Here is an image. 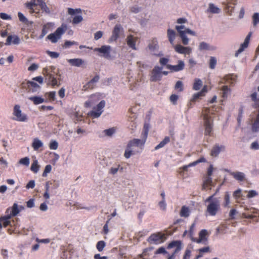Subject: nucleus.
<instances>
[{
    "instance_id": "nucleus-1",
    "label": "nucleus",
    "mask_w": 259,
    "mask_h": 259,
    "mask_svg": "<svg viewBox=\"0 0 259 259\" xmlns=\"http://www.w3.org/2000/svg\"><path fill=\"white\" fill-rule=\"evenodd\" d=\"M176 23L178 25L175 26V29L178 31L180 37L182 39V44L184 45H187L189 42V39L186 34H189L192 36H196V33L192 30L186 28L184 24L187 23V19L185 18H180L177 20Z\"/></svg>"
},
{
    "instance_id": "nucleus-2",
    "label": "nucleus",
    "mask_w": 259,
    "mask_h": 259,
    "mask_svg": "<svg viewBox=\"0 0 259 259\" xmlns=\"http://www.w3.org/2000/svg\"><path fill=\"white\" fill-rule=\"evenodd\" d=\"M216 193L209 196L204 201L206 204L208 203L206 209V215L215 216L221 209L220 201L219 198L214 197Z\"/></svg>"
},
{
    "instance_id": "nucleus-3",
    "label": "nucleus",
    "mask_w": 259,
    "mask_h": 259,
    "mask_svg": "<svg viewBox=\"0 0 259 259\" xmlns=\"http://www.w3.org/2000/svg\"><path fill=\"white\" fill-rule=\"evenodd\" d=\"M25 6L29 10V12L31 14L39 13V10L37 8L38 6H39L41 10L46 13H50L49 8L44 1L37 4L35 0H30L29 2L26 3Z\"/></svg>"
},
{
    "instance_id": "nucleus-4",
    "label": "nucleus",
    "mask_w": 259,
    "mask_h": 259,
    "mask_svg": "<svg viewBox=\"0 0 259 259\" xmlns=\"http://www.w3.org/2000/svg\"><path fill=\"white\" fill-rule=\"evenodd\" d=\"M67 30V26L65 25H62L58 27L54 33L49 34L47 38L52 43H56L61 39L62 35Z\"/></svg>"
},
{
    "instance_id": "nucleus-5",
    "label": "nucleus",
    "mask_w": 259,
    "mask_h": 259,
    "mask_svg": "<svg viewBox=\"0 0 259 259\" xmlns=\"http://www.w3.org/2000/svg\"><path fill=\"white\" fill-rule=\"evenodd\" d=\"M167 238V235L161 232L153 233L147 239L150 244H158L163 243Z\"/></svg>"
},
{
    "instance_id": "nucleus-6",
    "label": "nucleus",
    "mask_w": 259,
    "mask_h": 259,
    "mask_svg": "<svg viewBox=\"0 0 259 259\" xmlns=\"http://www.w3.org/2000/svg\"><path fill=\"white\" fill-rule=\"evenodd\" d=\"M204 120V125L205 126L204 134L205 135L210 136L212 131L213 119L209 114H203Z\"/></svg>"
},
{
    "instance_id": "nucleus-7",
    "label": "nucleus",
    "mask_w": 259,
    "mask_h": 259,
    "mask_svg": "<svg viewBox=\"0 0 259 259\" xmlns=\"http://www.w3.org/2000/svg\"><path fill=\"white\" fill-rule=\"evenodd\" d=\"M94 52L99 53V56L109 59L111 58V47L109 45H103L101 48L94 49Z\"/></svg>"
},
{
    "instance_id": "nucleus-8",
    "label": "nucleus",
    "mask_w": 259,
    "mask_h": 259,
    "mask_svg": "<svg viewBox=\"0 0 259 259\" xmlns=\"http://www.w3.org/2000/svg\"><path fill=\"white\" fill-rule=\"evenodd\" d=\"M32 81H28L27 84L29 90L32 92H36L38 91L40 87L39 84L36 83L34 81H37L39 83L42 84L43 82V78L41 76H37L34 77Z\"/></svg>"
},
{
    "instance_id": "nucleus-9",
    "label": "nucleus",
    "mask_w": 259,
    "mask_h": 259,
    "mask_svg": "<svg viewBox=\"0 0 259 259\" xmlns=\"http://www.w3.org/2000/svg\"><path fill=\"white\" fill-rule=\"evenodd\" d=\"M159 49V45L158 41L156 39H153L148 45L146 49L147 52L150 53L153 55L155 56H162V54L158 53V50Z\"/></svg>"
},
{
    "instance_id": "nucleus-10",
    "label": "nucleus",
    "mask_w": 259,
    "mask_h": 259,
    "mask_svg": "<svg viewBox=\"0 0 259 259\" xmlns=\"http://www.w3.org/2000/svg\"><path fill=\"white\" fill-rule=\"evenodd\" d=\"M163 67L155 66L151 74L150 80L152 81H159L162 77V70Z\"/></svg>"
},
{
    "instance_id": "nucleus-11",
    "label": "nucleus",
    "mask_w": 259,
    "mask_h": 259,
    "mask_svg": "<svg viewBox=\"0 0 259 259\" xmlns=\"http://www.w3.org/2000/svg\"><path fill=\"white\" fill-rule=\"evenodd\" d=\"M126 41L129 48L132 49L134 50H138L136 45L139 41L138 37L134 36L132 34H130L127 35L126 38Z\"/></svg>"
},
{
    "instance_id": "nucleus-12",
    "label": "nucleus",
    "mask_w": 259,
    "mask_h": 259,
    "mask_svg": "<svg viewBox=\"0 0 259 259\" xmlns=\"http://www.w3.org/2000/svg\"><path fill=\"white\" fill-rule=\"evenodd\" d=\"M20 210L18 208V205L17 203L13 204L12 207H8L6 211L5 217H10V220L11 219L15 216H16L19 212Z\"/></svg>"
},
{
    "instance_id": "nucleus-13",
    "label": "nucleus",
    "mask_w": 259,
    "mask_h": 259,
    "mask_svg": "<svg viewBox=\"0 0 259 259\" xmlns=\"http://www.w3.org/2000/svg\"><path fill=\"white\" fill-rule=\"evenodd\" d=\"M175 51L181 54L189 55L192 53V48L189 47H184L181 45H173Z\"/></svg>"
},
{
    "instance_id": "nucleus-14",
    "label": "nucleus",
    "mask_w": 259,
    "mask_h": 259,
    "mask_svg": "<svg viewBox=\"0 0 259 259\" xmlns=\"http://www.w3.org/2000/svg\"><path fill=\"white\" fill-rule=\"evenodd\" d=\"M147 138H143L142 137V139H134L132 140L129 141L127 144V148H131L133 146H137V147H143L146 141Z\"/></svg>"
},
{
    "instance_id": "nucleus-15",
    "label": "nucleus",
    "mask_w": 259,
    "mask_h": 259,
    "mask_svg": "<svg viewBox=\"0 0 259 259\" xmlns=\"http://www.w3.org/2000/svg\"><path fill=\"white\" fill-rule=\"evenodd\" d=\"M251 35V33L250 32L246 37L243 43H242L241 45L240 48L236 52V53L235 54V56L236 57H237L239 56V55L240 53H241L244 50V49H246L248 47L249 42V40L250 39Z\"/></svg>"
},
{
    "instance_id": "nucleus-16",
    "label": "nucleus",
    "mask_w": 259,
    "mask_h": 259,
    "mask_svg": "<svg viewBox=\"0 0 259 259\" xmlns=\"http://www.w3.org/2000/svg\"><path fill=\"white\" fill-rule=\"evenodd\" d=\"M20 43V39L19 36L15 34L8 35L6 45L9 46L11 45H19Z\"/></svg>"
},
{
    "instance_id": "nucleus-17",
    "label": "nucleus",
    "mask_w": 259,
    "mask_h": 259,
    "mask_svg": "<svg viewBox=\"0 0 259 259\" xmlns=\"http://www.w3.org/2000/svg\"><path fill=\"white\" fill-rule=\"evenodd\" d=\"M54 28V23L52 22H49L43 26L41 34L39 38H42L50 31L52 30Z\"/></svg>"
},
{
    "instance_id": "nucleus-18",
    "label": "nucleus",
    "mask_w": 259,
    "mask_h": 259,
    "mask_svg": "<svg viewBox=\"0 0 259 259\" xmlns=\"http://www.w3.org/2000/svg\"><path fill=\"white\" fill-rule=\"evenodd\" d=\"M185 66L184 62L182 60L178 61V64L176 65H167L166 68L171 71L177 72L182 70Z\"/></svg>"
},
{
    "instance_id": "nucleus-19",
    "label": "nucleus",
    "mask_w": 259,
    "mask_h": 259,
    "mask_svg": "<svg viewBox=\"0 0 259 259\" xmlns=\"http://www.w3.org/2000/svg\"><path fill=\"white\" fill-rule=\"evenodd\" d=\"M207 235V230L203 229L200 231L199 233V238H192V241L193 242H197V243H200L202 242L203 241L207 240L206 236Z\"/></svg>"
},
{
    "instance_id": "nucleus-20",
    "label": "nucleus",
    "mask_w": 259,
    "mask_h": 259,
    "mask_svg": "<svg viewBox=\"0 0 259 259\" xmlns=\"http://www.w3.org/2000/svg\"><path fill=\"white\" fill-rule=\"evenodd\" d=\"M58 70L53 66H48L44 68L42 70V73L46 76L54 75L58 73Z\"/></svg>"
},
{
    "instance_id": "nucleus-21",
    "label": "nucleus",
    "mask_w": 259,
    "mask_h": 259,
    "mask_svg": "<svg viewBox=\"0 0 259 259\" xmlns=\"http://www.w3.org/2000/svg\"><path fill=\"white\" fill-rule=\"evenodd\" d=\"M12 226L11 221L10 220V217L5 215L0 217V231L3 227L6 228L8 226Z\"/></svg>"
},
{
    "instance_id": "nucleus-22",
    "label": "nucleus",
    "mask_w": 259,
    "mask_h": 259,
    "mask_svg": "<svg viewBox=\"0 0 259 259\" xmlns=\"http://www.w3.org/2000/svg\"><path fill=\"white\" fill-rule=\"evenodd\" d=\"M122 29L120 25H116L112 32V35L110 38V41H115L119 36V33Z\"/></svg>"
},
{
    "instance_id": "nucleus-23",
    "label": "nucleus",
    "mask_w": 259,
    "mask_h": 259,
    "mask_svg": "<svg viewBox=\"0 0 259 259\" xmlns=\"http://www.w3.org/2000/svg\"><path fill=\"white\" fill-rule=\"evenodd\" d=\"M251 129L253 132L259 131V114L251 119Z\"/></svg>"
},
{
    "instance_id": "nucleus-24",
    "label": "nucleus",
    "mask_w": 259,
    "mask_h": 259,
    "mask_svg": "<svg viewBox=\"0 0 259 259\" xmlns=\"http://www.w3.org/2000/svg\"><path fill=\"white\" fill-rule=\"evenodd\" d=\"M225 149V147L224 145L220 146L218 144L215 145L211 150V155L213 157H217L218 156L220 152L223 150L224 151Z\"/></svg>"
},
{
    "instance_id": "nucleus-25",
    "label": "nucleus",
    "mask_w": 259,
    "mask_h": 259,
    "mask_svg": "<svg viewBox=\"0 0 259 259\" xmlns=\"http://www.w3.org/2000/svg\"><path fill=\"white\" fill-rule=\"evenodd\" d=\"M99 79V76H95L89 82L83 85L82 90L84 91H87L88 89H93L95 86V84L98 81Z\"/></svg>"
},
{
    "instance_id": "nucleus-26",
    "label": "nucleus",
    "mask_w": 259,
    "mask_h": 259,
    "mask_svg": "<svg viewBox=\"0 0 259 259\" xmlns=\"http://www.w3.org/2000/svg\"><path fill=\"white\" fill-rule=\"evenodd\" d=\"M167 36L170 44L172 46L174 45V41L177 36V33L176 31L172 29H168L167 30Z\"/></svg>"
},
{
    "instance_id": "nucleus-27",
    "label": "nucleus",
    "mask_w": 259,
    "mask_h": 259,
    "mask_svg": "<svg viewBox=\"0 0 259 259\" xmlns=\"http://www.w3.org/2000/svg\"><path fill=\"white\" fill-rule=\"evenodd\" d=\"M67 61L71 65L75 67H80L84 63V61L80 58L70 59Z\"/></svg>"
},
{
    "instance_id": "nucleus-28",
    "label": "nucleus",
    "mask_w": 259,
    "mask_h": 259,
    "mask_svg": "<svg viewBox=\"0 0 259 259\" xmlns=\"http://www.w3.org/2000/svg\"><path fill=\"white\" fill-rule=\"evenodd\" d=\"M181 242L180 241H173L170 242L167 248L170 249L174 247H176L174 252L175 253H177L180 251L181 249Z\"/></svg>"
},
{
    "instance_id": "nucleus-29",
    "label": "nucleus",
    "mask_w": 259,
    "mask_h": 259,
    "mask_svg": "<svg viewBox=\"0 0 259 259\" xmlns=\"http://www.w3.org/2000/svg\"><path fill=\"white\" fill-rule=\"evenodd\" d=\"M105 101L104 100L101 101L97 106L94 108V110L91 113H102L103 112V109L105 106Z\"/></svg>"
},
{
    "instance_id": "nucleus-30",
    "label": "nucleus",
    "mask_w": 259,
    "mask_h": 259,
    "mask_svg": "<svg viewBox=\"0 0 259 259\" xmlns=\"http://www.w3.org/2000/svg\"><path fill=\"white\" fill-rule=\"evenodd\" d=\"M237 78V75L234 74H231L226 75L224 77V80L225 83L232 84L236 81Z\"/></svg>"
},
{
    "instance_id": "nucleus-31",
    "label": "nucleus",
    "mask_w": 259,
    "mask_h": 259,
    "mask_svg": "<svg viewBox=\"0 0 259 259\" xmlns=\"http://www.w3.org/2000/svg\"><path fill=\"white\" fill-rule=\"evenodd\" d=\"M199 49L200 51L204 50H215V47L212 46H210L208 44L202 41L199 43L198 46Z\"/></svg>"
},
{
    "instance_id": "nucleus-32",
    "label": "nucleus",
    "mask_w": 259,
    "mask_h": 259,
    "mask_svg": "<svg viewBox=\"0 0 259 259\" xmlns=\"http://www.w3.org/2000/svg\"><path fill=\"white\" fill-rule=\"evenodd\" d=\"M98 96L96 95H92L89 99L84 103L85 107H91L94 103L98 100Z\"/></svg>"
},
{
    "instance_id": "nucleus-33",
    "label": "nucleus",
    "mask_w": 259,
    "mask_h": 259,
    "mask_svg": "<svg viewBox=\"0 0 259 259\" xmlns=\"http://www.w3.org/2000/svg\"><path fill=\"white\" fill-rule=\"evenodd\" d=\"M230 175L236 180L243 181L245 178L244 173L242 172H231Z\"/></svg>"
},
{
    "instance_id": "nucleus-34",
    "label": "nucleus",
    "mask_w": 259,
    "mask_h": 259,
    "mask_svg": "<svg viewBox=\"0 0 259 259\" xmlns=\"http://www.w3.org/2000/svg\"><path fill=\"white\" fill-rule=\"evenodd\" d=\"M190 210L188 206H183L180 212L181 217L188 218L190 215Z\"/></svg>"
},
{
    "instance_id": "nucleus-35",
    "label": "nucleus",
    "mask_w": 259,
    "mask_h": 259,
    "mask_svg": "<svg viewBox=\"0 0 259 259\" xmlns=\"http://www.w3.org/2000/svg\"><path fill=\"white\" fill-rule=\"evenodd\" d=\"M199 253L196 256L195 259H199L203 255L204 253H207L210 251L209 246H206L198 250Z\"/></svg>"
},
{
    "instance_id": "nucleus-36",
    "label": "nucleus",
    "mask_w": 259,
    "mask_h": 259,
    "mask_svg": "<svg viewBox=\"0 0 259 259\" xmlns=\"http://www.w3.org/2000/svg\"><path fill=\"white\" fill-rule=\"evenodd\" d=\"M28 99L35 105H38L45 102V99L39 96L30 97Z\"/></svg>"
},
{
    "instance_id": "nucleus-37",
    "label": "nucleus",
    "mask_w": 259,
    "mask_h": 259,
    "mask_svg": "<svg viewBox=\"0 0 259 259\" xmlns=\"http://www.w3.org/2000/svg\"><path fill=\"white\" fill-rule=\"evenodd\" d=\"M43 144L42 142L37 138H34L32 143V147L34 150H38L40 148L42 147Z\"/></svg>"
},
{
    "instance_id": "nucleus-38",
    "label": "nucleus",
    "mask_w": 259,
    "mask_h": 259,
    "mask_svg": "<svg viewBox=\"0 0 259 259\" xmlns=\"http://www.w3.org/2000/svg\"><path fill=\"white\" fill-rule=\"evenodd\" d=\"M202 86V81L199 78H196L193 85V89L195 91H198L201 89Z\"/></svg>"
},
{
    "instance_id": "nucleus-39",
    "label": "nucleus",
    "mask_w": 259,
    "mask_h": 259,
    "mask_svg": "<svg viewBox=\"0 0 259 259\" xmlns=\"http://www.w3.org/2000/svg\"><path fill=\"white\" fill-rule=\"evenodd\" d=\"M12 119L18 121H25L27 118L25 114H14Z\"/></svg>"
},
{
    "instance_id": "nucleus-40",
    "label": "nucleus",
    "mask_w": 259,
    "mask_h": 259,
    "mask_svg": "<svg viewBox=\"0 0 259 259\" xmlns=\"http://www.w3.org/2000/svg\"><path fill=\"white\" fill-rule=\"evenodd\" d=\"M170 142V138L169 137H165L164 139L161 141L159 144H158L155 147V150H158L159 148H161L164 147L166 144Z\"/></svg>"
},
{
    "instance_id": "nucleus-41",
    "label": "nucleus",
    "mask_w": 259,
    "mask_h": 259,
    "mask_svg": "<svg viewBox=\"0 0 259 259\" xmlns=\"http://www.w3.org/2000/svg\"><path fill=\"white\" fill-rule=\"evenodd\" d=\"M203 97L201 93L198 92L197 93L194 94L190 100L189 103L190 105H192V103L195 102L196 101H198L199 100L201 99V97Z\"/></svg>"
},
{
    "instance_id": "nucleus-42",
    "label": "nucleus",
    "mask_w": 259,
    "mask_h": 259,
    "mask_svg": "<svg viewBox=\"0 0 259 259\" xmlns=\"http://www.w3.org/2000/svg\"><path fill=\"white\" fill-rule=\"evenodd\" d=\"M49 83L53 87H55V85L59 86V84L58 83V81L56 78L55 77L54 75H50V76H46Z\"/></svg>"
},
{
    "instance_id": "nucleus-43",
    "label": "nucleus",
    "mask_w": 259,
    "mask_h": 259,
    "mask_svg": "<svg viewBox=\"0 0 259 259\" xmlns=\"http://www.w3.org/2000/svg\"><path fill=\"white\" fill-rule=\"evenodd\" d=\"M39 165L38 164V162L36 160H34L31 165L30 169L34 173H37L39 169Z\"/></svg>"
},
{
    "instance_id": "nucleus-44",
    "label": "nucleus",
    "mask_w": 259,
    "mask_h": 259,
    "mask_svg": "<svg viewBox=\"0 0 259 259\" xmlns=\"http://www.w3.org/2000/svg\"><path fill=\"white\" fill-rule=\"evenodd\" d=\"M208 11L211 13L218 14L220 12V9L213 4H209Z\"/></svg>"
},
{
    "instance_id": "nucleus-45",
    "label": "nucleus",
    "mask_w": 259,
    "mask_h": 259,
    "mask_svg": "<svg viewBox=\"0 0 259 259\" xmlns=\"http://www.w3.org/2000/svg\"><path fill=\"white\" fill-rule=\"evenodd\" d=\"M212 179L211 177H206L203 181L202 189H206L208 186L211 185Z\"/></svg>"
},
{
    "instance_id": "nucleus-46",
    "label": "nucleus",
    "mask_w": 259,
    "mask_h": 259,
    "mask_svg": "<svg viewBox=\"0 0 259 259\" xmlns=\"http://www.w3.org/2000/svg\"><path fill=\"white\" fill-rule=\"evenodd\" d=\"M149 130V124L148 123H145L143 127V132L142 133V136L143 138H147Z\"/></svg>"
},
{
    "instance_id": "nucleus-47",
    "label": "nucleus",
    "mask_w": 259,
    "mask_h": 259,
    "mask_svg": "<svg viewBox=\"0 0 259 259\" xmlns=\"http://www.w3.org/2000/svg\"><path fill=\"white\" fill-rule=\"evenodd\" d=\"M106 246V243L104 241H99L97 242L96 245V248L97 250L101 252L103 250L104 247Z\"/></svg>"
},
{
    "instance_id": "nucleus-48",
    "label": "nucleus",
    "mask_w": 259,
    "mask_h": 259,
    "mask_svg": "<svg viewBox=\"0 0 259 259\" xmlns=\"http://www.w3.org/2000/svg\"><path fill=\"white\" fill-rule=\"evenodd\" d=\"M230 194L228 192H225L224 196V207H228L230 204Z\"/></svg>"
},
{
    "instance_id": "nucleus-49",
    "label": "nucleus",
    "mask_w": 259,
    "mask_h": 259,
    "mask_svg": "<svg viewBox=\"0 0 259 259\" xmlns=\"http://www.w3.org/2000/svg\"><path fill=\"white\" fill-rule=\"evenodd\" d=\"M82 20V17L81 15H77L73 17L72 22L74 24H77L81 22Z\"/></svg>"
},
{
    "instance_id": "nucleus-50",
    "label": "nucleus",
    "mask_w": 259,
    "mask_h": 259,
    "mask_svg": "<svg viewBox=\"0 0 259 259\" xmlns=\"http://www.w3.org/2000/svg\"><path fill=\"white\" fill-rule=\"evenodd\" d=\"M247 210H249V212H243L242 214V215L243 218H246V219H251L253 217V215L252 214V212H253V210H252V209H247Z\"/></svg>"
},
{
    "instance_id": "nucleus-51",
    "label": "nucleus",
    "mask_w": 259,
    "mask_h": 259,
    "mask_svg": "<svg viewBox=\"0 0 259 259\" xmlns=\"http://www.w3.org/2000/svg\"><path fill=\"white\" fill-rule=\"evenodd\" d=\"M45 96L48 97L50 101H54L56 97V92L55 91H52L46 93Z\"/></svg>"
},
{
    "instance_id": "nucleus-52",
    "label": "nucleus",
    "mask_w": 259,
    "mask_h": 259,
    "mask_svg": "<svg viewBox=\"0 0 259 259\" xmlns=\"http://www.w3.org/2000/svg\"><path fill=\"white\" fill-rule=\"evenodd\" d=\"M223 97L224 98H227L229 93H230V89L227 85H224L222 88Z\"/></svg>"
},
{
    "instance_id": "nucleus-53",
    "label": "nucleus",
    "mask_w": 259,
    "mask_h": 259,
    "mask_svg": "<svg viewBox=\"0 0 259 259\" xmlns=\"http://www.w3.org/2000/svg\"><path fill=\"white\" fill-rule=\"evenodd\" d=\"M217 64V59L214 57H211L209 60V67L211 69L214 68Z\"/></svg>"
},
{
    "instance_id": "nucleus-54",
    "label": "nucleus",
    "mask_w": 259,
    "mask_h": 259,
    "mask_svg": "<svg viewBox=\"0 0 259 259\" xmlns=\"http://www.w3.org/2000/svg\"><path fill=\"white\" fill-rule=\"evenodd\" d=\"M115 132V129L114 127L107 129L104 131V133L107 136H112Z\"/></svg>"
},
{
    "instance_id": "nucleus-55",
    "label": "nucleus",
    "mask_w": 259,
    "mask_h": 259,
    "mask_svg": "<svg viewBox=\"0 0 259 259\" xmlns=\"http://www.w3.org/2000/svg\"><path fill=\"white\" fill-rule=\"evenodd\" d=\"M253 24L255 26L259 23V13H255L252 16Z\"/></svg>"
},
{
    "instance_id": "nucleus-56",
    "label": "nucleus",
    "mask_w": 259,
    "mask_h": 259,
    "mask_svg": "<svg viewBox=\"0 0 259 259\" xmlns=\"http://www.w3.org/2000/svg\"><path fill=\"white\" fill-rule=\"evenodd\" d=\"M52 170V166L50 164L47 165L45 167V170L42 173V177H45L47 174L51 172Z\"/></svg>"
},
{
    "instance_id": "nucleus-57",
    "label": "nucleus",
    "mask_w": 259,
    "mask_h": 259,
    "mask_svg": "<svg viewBox=\"0 0 259 259\" xmlns=\"http://www.w3.org/2000/svg\"><path fill=\"white\" fill-rule=\"evenodd\" d=\"M19 163L21 164L28 166L29 164V158L27 157L22 158L20 160Z\"/></svg>"
},
{
    "instance_id": "nucleus-58",
    "label": "nucleus",
    "mask_w": 259,
    "mask_h": 259,
    "mask_svg": "<svg viewBox=\"0 0 259 259\" xmlns=\"http://www.w3.org/2000/svg\"><path fill=\"white\" fill-rule=\"evenodd\" d=\"M195 228V223H193L191 225L190 228V229H189V230L188 231V232H189V236H190V237H191V239H192V238H194V237H193V234H194Z\"/></svg>"
},
{
    "instance_id": "nucleus-59",
    "label": "nucleus",
    "mask_w": 259,
    "mask_h": 259,
    "mask_svg": "<svg viewBox=\"0 0 259 259\" xmlns=\"http://www.w3.org/2000/svg\"><path fill=\"white\" fill-rule=\"evenodd\" d=\"M47 54L52 58H57L59 57V54L55 52H51L50 51H47Z\"/></svg>"
},
{
    "instance_id": "nucleus-60",
    "label": "nucleus",
    "mask_w": 259,
    "mask_h": 259,
    "mask_svg": "<svg viewBox=\"0 0 259 259\" xmlns=\"http://www.w3.org/2000/svg\"><path fill=\"white\" fill-rule=\"evenodd\" d=\"M81 10L80 9H73L72 8H69L68 9V12L69 15H74L76 13H80Z\"/></svg>"
},
{
    "instance_id": "nucleus-61",
    "label": "nucleus",
    "mask_w": 259,
    "mask_h": 259,
    "mask_svg": "<svg viewBox=\"0 0 259 259\" xmlns=\"http://www.w3.org/2000/svg\"><path fill=\"white\" fill-rule=\"evenodd\" d=\"M206 159L204 157H201L199 159L190 163V165H196V164L206 162Z\"/></svg>"
},
{
    "instance_id": "nucleus-62",
    "label": "nucleus",
    "mask_w": 259,
    "mask_h": 259,
    "mask_svg": "<svg viewBox=\"0 0 259 259\" xmlns=\"http://www.w3.org/2000/svg\"><path fill=\"white\" fill-rule=\"evenodd\" d=\"M175 89L182 92L183 90V82L181 81H178L176 84Z\"/></svg>"
},
{
    "instance_id": "nucleus-63",
    "label": "nucleus",
    "mask_w": 259,
    "mask_h": 259,
    "mask_svg": "<svg viewBox=\"0 0 259 259\" xmlns=\"http://www.w3.org/2000/svg\"><path fill=\"white\" fill-rule=\"evenodd\" d=\"M58 143L55 141H52L49 145V148L52 150H56L58 148Z\"/></svg>"
},
{
    "instance_id": "nucleus-64",
    "label": "nucleus",
    "mask_w": 259,
    "mask_h": 259,
    "mask_svg": "<svg viewBox=\"0 0 259 259\" xmlns=\"http://www.w3.org/2000/svg\"><path fill=\"white\" fill-rule=\"evenodd\" d=\"M39 67V65L35 63L32 64L28 68V70L29 71H34L36 70Z\"/></svg>"
}]
</instances>
